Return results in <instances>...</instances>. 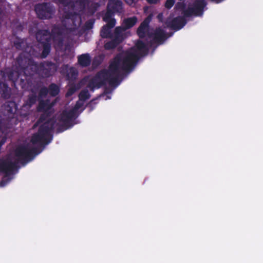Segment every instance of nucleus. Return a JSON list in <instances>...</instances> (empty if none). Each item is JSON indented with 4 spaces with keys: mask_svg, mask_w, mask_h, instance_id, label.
<instances>
[{
    "mask_svg": "<svg viewBox=\"0 0 263 263\" xmlns=\"http://www.w3.org/2000/svg\"><path fill=\"white\" fill-rule=\"evenodd\" d=\"M14 155L16 158L15 161L23 165L33 160L36 156L31 145L28 143L18 145L14 151Z\"/></svg>",
    "mask_w": 263,
    "mask_h": 263,
    "instance_id": "nucleus-3",
    "label": "nucleus"
},
{
    "mask_svg": "<svg viewBox=\"0 0 263 263\" xmlns=\"http://www.w3.org/2000/svg\"><path fill=\"white\" fill-rule=\"evenodd\" d=\"M115 46V45H111L110 43H107L105 44V47L106 48H112Z\"/></svg>",
    "mask_w": 263,
    "mask_h": 263,
    "instance_id": "nucleus-15",
    "label": "nucleus"
},
{
    "mask_svg": "<svg viewBox=\"0 0 263 263\" xmlns=\"http://www.w3.org/2000/svg\"><path fill=\"white\" fill-rule=\"evenodd\" d=\"M8 133H0V148L5 144L7 139Z\"/></svg>",
    "mask_w": 263,
    "mask_h": 263,
    "instance_id": "nucleus-10",
    "label": "nucleus"
},
{
    "mask_svg": "<svg viewBox=\"0 0 263 263\" xmlns=\"http://www.w3.org/2000/svg\"><path fill=\"white\" fill-rule=\"evenodd\" d=\"M42 7H43V6H42V5H39L35 7V11L38 15L40 14V10L42 8Z\"/></svg>",
    "mask_w": 263,
    "mask_h": 263,
    "instance_id": "nucleus-14",
    "label": "nucleus"
},
{
    "mask_svg": "<svg viewBox=\"0 0 263 263\" xmlns=\"http://www.w3.org/2000/svg\"><path fill=\"white\" fill-rule=\"evenodd\" d=\"M90 59L88 55L84 54L80 56L79 58V63L83 66H85L90 63Z\"/></svg>",
    "mask_w": 263,
    "mask_h": 263,
    "instance_id": "nucleus-9",
    "label": "nucleus"
},
{
    "mask_svg": "<svg viewBox=\"0 0 263 263\" xmlns=\"http://www.w3.org/2000/svg\"><path fill=\"white\" fill-rule=\"evenodd\" d=\"M158 17L160 18L161 17V15H158Z\"/></svg>",
    "mask_w": 263,
    "mask_h": 263,
    "instance_id": "nucleus-20",
    "label": "nucleus"
},
{
    "mask_svg": "<svg viewBox=\"0 0 263 263\" xmlns=\"http://www.w3.org/2000/svg\"><path fill=\"white\" fill-rule=\"evenodd\" d=\"M149 20L148 18L145 20L140 25L138 30V34L140 37H142L144 35V32L146 31L148 23Z\"/></svg>",
    "mask_w": 263,
    "mask_h": 263,
    "instance_id": "nucleus-7",
    "label": "nucleus"
},
{
    "mask_svg": "<svg viewBox=\"0 0 263 263\" xmlns=\"http://www.w3.org/2000/svg\"><path fill=\"white\" fill-rule=\"evenodd\" d=\"M79 97L80 101L78 102L74 109L66 115L67 119L63 123H61V126H62L61 130H67L71 125L70 124V121L78 115L79 113L78 110L83 105V101L89 98V95L87 91H83L80 93Z\"/></svg>",
    "mask_w": 263,
    "mask_h": 263,
    "instance_id": "nucleus-4",
    "label": "nucleus"
},
{
    "mask_svg": "<svg viewBox=\"0 0 263 263\" xmlns=\"http://www.w3.org/2000/svg\"><path fill=\"white\" fill-rule=\"evenodd\" d=\"M137 22V19L136 17H133L125 20L123 23L124 27L126 29L132 27Z\"/></svg>",
    "mask_w": 263,
    "mask_h": 263,
    "instance_id": "nucleus-8",
    "label": "nucleus"
},
{
    "mask_svg": "<svg viewBox=\"0 0 263 263\" xmlns=\"http://www.w3.org/2000/svg\"><path fill=\"white\" fill-rule=\"evenodd\" d=\"M72 93V91H69L67 93V95L69 96V95H70Z\"/></svg>",
    "mask_w": 263,
    "mask_h": 263,
    "instance_id": "nucleus-18",
    "label": "nucleus"
},
{
    "mask_svg": "<svg viewBox=\"0 0 263 263\" xmlns=\"http://www.w3.org/2000/svg\"><path fill=\"white\" fill-rule=\"evenodd\" d=\"M147 1L150 4H156L159 1V0H147Z\"/></svg>",
    "mask_w": 263,
    "mask_h": 263,
    "instance_id": "nucleus-16",
    "label": "nucleus"
},
{
    "mask_svg": "<svg viewBox=\"0 0 263 263\" xmlns=\"http://www.w3.org/2000/svg\"><path fill=\"white\" fill-rule=\"evenodd\" d=\"M125 1L130 5H132L134 3V0H125Z\"/></svg>",
    "mask_w": 263,
    "mask_h": 263,
    "instance_id": "nucleus-17",
    "label": "nucleus"
},
{
    "mask_svg": "<svg viewBox=\"0 0 263 263\" xmlns=\"http://www.w3.org/2000/svg\"><path fill=\"white\" fill-rule=\"evenodd\" d=\"M52 133H34L31 137L29 142L32 148L37 155L45 149L53 139Z\"/></svg>",
    "mask_w": 263,
    "mask_h": 263,
    "instance_id": "nucleus-2",
    "label": "nucleus"
},
{
    "mask_svg": "<svg viewBox=\"0 0 263 263\" xmlns=\"http://www.w3.org/2000/svg\"><path fill=\"white\" fill-rule=\"evenodd\" d=\"M59 92V88L55 85H52L50 86V93L52 95L54 96Z\"/></svg>",
    "mask_w": 263,
    "mask_h": 263,
    "instance_id": "nucleus-11",
    "label": "nucleus"
},
{
    "mask_svg": "<svg viewBox=\"0 0 263 263\" xmlns=\"http://www.w3.org/2000/svg\"><path fill=\"white\" fill-rule=\"evenodd\" d=\"M116 30H117V34L118 38L119 37L120 35L122 36V35H123V29H122L118 28H117Z\"/></svg>",
    "mask_w": 263,
    "mask_h": 263,
    "instance_id": "nucleus-13",
    "label": "nucleus"
},
{
    "mask_svg": "<svg viewBox=\"0 0 263 263\" xmlns=\"http://www.w3.org/2000/svg\"><path fill=\"white\" fill-rule=\"evenodd\" d=\"M70 70L72 71V70H73V69H70Z\"/></svg>",
    "mask_w": 263,
    "mask_h": 263,
    "instance_id": "nucleus-21",
    "label": "nucleus"
},
{
    "mask_svg": "<svg viewBox=\"0 0 263 263\" xmlns=\"http://www.w3.org/2000/svg\"><path fill=\"white\" fill-rule=\"evenodd\" d=\"M174 0H167L165 4V6L166 8H171L174 4Z\"/></svg>",
    "mask_w": 263,
    "mask_h": 263,
    "instance_id": "nucleus-12",
    "label": "nucleus"
},
{
    "mask_svg": "<svg viewBox=\"0 0 263 263\" xmlns=\"http://www.w3.org/2000/svg\"><path fill=\"white\" fill-rule=\"evenodd\" d=\"M144 47V44L139 41L136 45L138 51L136 52L134 49L129 52L122 53L117 57L110 64L108 71L99 73L89 84V87L92 88H99L106 81L111 83L112 79L115 78L121 70H127L133 66L137 58L141 54Z\"/></svg>",
    "mask_w": 263,
    "mask_h": 263,
    "instance_id": "nucleus-1",
    "label": "nucleus"
},
{
    "mask_svg": "<svg viewBox=\"0 0 263 263\" xmlns=\"http://www.w3.org/2000/svg\"><path fill=\"white\" fill-rule=\"evenodd\" d=\"M183 25H183L182 26H180V27H179L178 29H180V28H182V27H183Z\"/></svg>",
    "mask_w": 263,
    "mask_h": 263,
    "instance_id": "nucleus-19",
    "label": "nucleus"
},
{
    "mask_svg": "<svg viewBox=\"0 0 263 263\" xmlns=\"http://www.w3.org/2000/svg\"><path fill=\"white\" fill-rule=\"evenodd\" d=\"M103 20L107 23V26L103 27L101 31V35L104 37L108 36L109 31V28L112 27L115 25V21L111 18L110 12H107L103 17Z\"/></svg>",
    "mask_w": 263,
    "mask_h": 263,
    "instance_id": "nucleus-6",
    "label": "nucleus"
},
{
    "mask_svg": "<svg viewBox=\"0 0 263 263\" xmlns=\"http://www.w3.org/2000/svg\"><path fill=\"white\" fill-rule=\"evenodd\" d=\"M18 162L12 161L9 159L0 160V172L8 177L17 172L18 169Z\"/></svg>",
    "mask_w": 263,
    "mask_h": 263,
    "instance_id": "nucleus-5",
    "label": "nucleus"
}]
</instances>
